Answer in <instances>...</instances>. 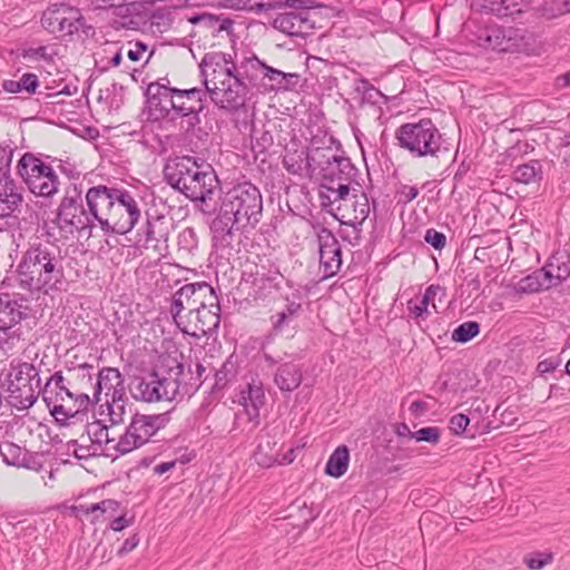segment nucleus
<instances>
[{
    "label": "nucleus",
    "instance_id": "10",
    "mask_svg": "<svg viewBox=\"0 0 570 570\" xmlns=\"http://www.w3.org/2000/svg\"><path fill=\"white\" fill-rule=\"evenodd\" d=\"M183 372V365L177 363L175 368L165 374L157 370L140 376H135L129 385V391L135 400L142 402H159L173 400L179 390L178 376Z\"/></svg>",
    "mask_w": 570,
    "mask_h": 570
},
{
    "label": "nucleus",
    "instance_id": "26",
    "mask_svg": "<svg viewBox=\"0 0 570 570\" xmlns=\"http://www.w3.org/2000/svg\"><path fill=\"white\" fill-rule=\"evenodd\" d=\"M265 400L263 383L257 377H252L250 381L239 387L237 403L244 407L249 421L258 420Z\"/></svg>",
    "mask_w": 570,
    "mask_h": 570
},
{
    "label": "nucleus",
    "instance_id": "47",
    "mask_svg": "<svg viewBox=\"0 0 570 570\" xmlns=\"http://www.w3.org/2000/svg\"><path fill=\"white\" fill-rule=\"evenodd\" d=\"M102 51L105 56L101 58V60H106L104 69H108L110 67H118L120 65L122 60V51L117 43L107 42Z\"/></svg>",
    "mask_w": 570,
    "mask_h": 570
},
{
    "label": "nucleus",
    "instance_id": "31",
    "mask_svg": "<svg viewBox=\"0 0 570 570\" xmlns=\"http://www.w3.org/2000/svg\"><path fill=\"white\" fill-rule=\"evenodd\" d=\"M281 450L282 446L278 445L275 438L266 435L259 439L253 456L259 466L268 469L277 464Z\"/></svg>",
    "mask_w": 570,
    "mask_h": 570
},
{
    "label": "nucleus",
    "instance_id": "5",
    "mask_svg": "<svg viewBox=\"0 0 570 570\" xmlns=\"http://www.w3.org/2000/svg\"><path fill=\"white\" fill-rule=\"evenodd\" d=\"M164 177L168 185L193 202H206L217 185L210 167L198 164L191 156L169 159L164 167Z\"/></svg>",
    "mask_w": 570,
    "mask_h": 570
},
{
    "label": "nucleus",
    "instance_id": "33",
    "mask_svg": "<svg viewBox=\"0 0 570 570\" xmlns=\"http://www.w3.org/2000/svg\"><path fill=\"white\" fill-rule=\"evenodd\" d=\"M193 22H199L204 27H206L213 36L218 37L223 33H226V36H232L234 30V20L225 17L223 14L220 16H214V14H202L196 17Z\"/></svg>",
    "mask_w": 570,
    "mask_h": 570
},
{
    "label": "nucleus",
    "instance_id": "61",
    "mask_svg": "<svg viewBox=\"0 0 570 570\" xmlns=\"http://www.w3.org/2000/svg\"><path fill=\"white\" fill-rule=\"evenodd\" d=\"M559 365V361L556 358H546L540 361L537 366V371L541 374L553 372Z\"/></svg>",
    "mask_w": 570,
    "mask_h": 570
},
{
    "label": "nucleus",
    "instance_id": "12",
    "mask_svg": "<svg viewBox=\"0 0 570 570\" xmlns=\"http://www.w3.org/2000/svg\"><path fill=\"white\" fill-rule=\"evenodd\" d=\"M17 173L36 196L49 198L59 190L60 180L53 168L31 153L19 159Z\"/></svg>",
    "mask_w": 570,
    "mask_h": 570
},
{
    "label": "nucleus",
    "instance_id": "39",
    "mask_svg": "<svg viewBox=\"0 0 570 570\" xmlns=\"http://www.w3.org/2000/svg\"><path fill=\"white\" fill-rule=\"evenodd\" d=\"M105 406L111 425H118L125 421L127 413V399L125 395L107 399Z\"/></svg>",
    "mask_w": 570,
    "mask_h": 570
},
{
    "label": "nucleus",
    "instance_id": "7",
    "mask_svg": "<svg viewBox=\"0 0 570 570\" xmlns=\"http://www.w3.org/2000/svg\"><path fill=\"white\" fill-rule=\"evenodd\" d=\"M312 159L316 164L315 177L321 179V204L346 195L357 174L351 159L338 155L332 148H321Z\"/></svg>",
    "mask_w": 570,
    "mask_h": 570
},
{
    "label": "nucleus",
    "instance_id": "18",
    "mask_svg": "<svg viewBox=\"0 0 570 570\" xmlns=\"http://www.w3.org/2000/svg\"><path fill=\"white\" fill-rule=\"evenodd\" d=\"M341 198L324 200L323 207H332L341 213L342 222L353 227L361 226L368 217L371 207L367 195L355 187H348L346 195Z\"/></svg>",
    "mask_w": 570,
    "mask_h": 570
},
{
    "label": "nucleus",
    "instance_id": "15",
    "mask_svg": "<svg viewBox=\"0 0 570 570\" xmlns=\"http://www.w3.org/2000/svg\"><path fill=\"white\" fill-rule=\"evenodd\" d=\"M220 323L219 299L214 292L210 294L204 305L197 304V308L186 313L176 326L187 335L202 337L213 334Z\"/></svg>",
    "mask_w": 570,
    "mask_h": 570
},
{
    "label": "nucleus",
    "instance_id": "64",
    "mask_svg": "<svg viewBox=\"0 0 570 570\" xmlns=\"http://www.w3.org/2000/svg\"><path fill=\"white\" fill-rule=\"evenodd\" d=\"M296 450L297 448H291L284 454L279 453L277 465L291 464L296 459Z\"/></svg>",
    "mask_w": 570,
    "mask_h": 570
},
{
    "label": "nucleus",
    "instance_id": "38",
    "mask_svg": "<svg viewBox=\"0 0 570 570\" xmlns=\"http://www.w3.org/2000/svg\"><path fill=\"white\" fill-rule=\"evenodd\" d=\"M88 435L92 443L100 446L105 445V451H115L112 444L116 443L118 439L109 435V429L107 425L101 424L100 422L91 423L88 426Z\"/></svg>",
    "mask_w": 570,
    "mask_h": 570
},
{
    "label": "nucleus",
    "instance_id": "27",
    "mask_svg": "<svg viewBox=\"0 0 570 570\" xmlns=\"http://www.w3.org/2000/svg\"><path fill=\"white\" fill-rule=\"evenodd\" d=\"M95 382V400L99 401L102 392L106 394V400L125 395L124 379L121 373L116 367H104L96 375Z\"/></svg>",
    "mask_w": 570,
    "mask_h": 570
},
{
    "label": "nucleus",
    "instance_id": "37",
    "mask_svg": "<svg viewBox=\"0 0 570 570\" xmlns=\"http://www.w3.org/2000/svg\"><path fill=\"white\" fill-rule=\"evenodd\" d=\"M542 166L539 160H531L518 166L512 174L513 180L521 184H531L540 178Z\"/></svg>",
    "mask_w": 570,
    "mask_h": 570
},
{
    "label": "nucleus",
    "instance_id": "28",
    "mask_svg": "<svg viewBox=\"0 0 570 570\" xmlns=\"http://www.w3.org/2000/svg\"><path fill=\"white\" fill-rule=\"evenodd\" d=\"M22 195L13 179L7 176L0 177V217L11 216L21 205Z\"/></svg>",
    "mask_w": 570,
    "mask_h": 570
},
{
    "label": "nucleus",
    "instance_id": "30",
    "mask_svg": "<svg viewBox=\"0 0 570 570\" xmlns=\"http://www.w3.org/2000/svg\"><path fill=\"white\" fill-rule=\"evenodd\" d=\"M540 274H543L551 286L558 285L570 275L569 255L564 253L552 255L548 264L540 269Z\"/></svg>",
    "mask_w": 570,
    "mask_h": 570
},
{
    "label": "nucleus",
    "instance_id": "51",
    "mask_svg": "<svg viewBox=\"0 0 570 570\" xmlns=\"http://www.w3.org/2000/svg\"><path fill=\"white\" fill-rule=\"evenodd\" d=\"M178 245L187 252L197 248L198 239L195 230L193 228H185L178 236Z\"/></svg>",
    "mask_w": 570,
    "mask_h": 570
},
{
    "label": "nucleus",
    "instance_id": "46",
    "mask_svg": "<svg viewBox=\"0 0 570 570\" xmlns=\"http://www.w3.org/2000/svg\"><path fill=\"white\" fill-rule=\"evenodd\" d=\"M273 144L274 139L269 131L253 129L252 149L256 155L264 154Z\"/></svg>",
    "mask_w": 570,
    "mask_h": 570
},
{
    "label": "nucleus",
    "instance_id": "21",
    "mask_svg": "<svg viewBox=\"0 0 570 570\" xmlns=\"http://www.w3.org/2000/svg\"><path fill=\"white\" fill-rule=\"evenodd\" d=\"M177 88H171L167 85H161L160 81H155L148 85L146 89L147 108L149 116L154 119H174V106L171 101L176 100Z\"/></svg>",
    "mask_w": 570,
    "mask_h": 570
},
{
    "label": "nucleus",
    "instance_id": "41",
    "mask_svg": "<svg viewBox=\"0 0 570 570\" xmlns=\"http://www.w3.org/2000/svg\"><path fill=\"white\" fill-rule=\"evenodd\" d=\"M406 311L409 317L413 320L417 325L426 321L428 317L431 315L429 305L425 302H423V299L419 297V295L407 301Z\"/></svg>",
    "mask_w": 570,
    "mask_h": 570
},
{
    "label": "nucleus",
    "instance_id": "16",
    "mask_svg": "<svg viewBox=\"0 0 570 570\" xmlns=\"http://www.w3.org/2000/svg\"><path fill=\"white\" fill-rule=\"evenodd\" d=\"M40 394L52 416L58 421H67L75 416V409L71 406L72 389L68 383V376L61 372L53 373L45 383Z\"/></svg>",
    "mask_w": 570,
    "mask_h": 570
},
{
    "label": "nucleus",
    "instance_id": "32",
    "mask_svg": "<svg viewBox=\"0 0 570 570\" xmlns=\"http://www.w3.org/2000/svg\"><path fill=\"white\" fill-rule=\"evenodd\" d=\"M95 367L85 363L68 371V383L73 392H91L95 396Z\"/></svg>",
    "mask_w": 570,
    "mask_h": 570
},
{
    "label": "nucleus",
    "instance_id": "11",
    "mask_svg": "<svg viewBox=\"0 0 570 570\" xmlns=\"http://www.w3.org/2000/svg\"><path fill=\"white\" fill-rule=\"evenodd\" d=\"M57 222L60 229L68 233L85 232L91 234L97 225V218L92 210L83 207L82 189L76 184L66 188L63 198L60 202L57 214Z\"/></svg>",
    "mask_w": 570,
    "mask_h": 570
},
{
    "label": "nucleus",
    "instance_id": "29",
    "mask_svg": "<svg viewBox=\"0 0 570 570\" xmlns=\"http://www.w3.org/2000/svg\"><path fill=\"white\" fill-rule=\"evenodd\" d=\"M302 379V367L295 362L279 364L274 373V383L282 392L295 391L301 385Z\"/></svg>",
    "mask_w": 570,
    "mask_h": 570
},
{
    "label": "nucleus",
    "instance_id": "6",
    "mask_svg": "<svg viewBox=\"0 0 570 570\" xmlns=\"http://www.w3.org/2000/svg\"><path fill=\"white\" fill-rule=\"evenodd\" d=\"M39 368L31 362L13 358L0 372V387L7 402L17 410L30 409L41 391Z\"/></svg>",
    "mask_w": 570,
    "mask_h": 570
},
{
    "label": "nucleus",
    "instance_id": "44",
    "mask_svg": "<svg viewBox=\"0 0 570 570\" xmlns=\"http://www.w3.org/2000/svg\"><path fill=\"white\" fill-rule=\"evenodd\" d=\"M480 333V324L474 321H468L460 324L452 332V341L458 343H466Z\"/></svg>",
    "mask_w": 570,
    "mask_h": 570
},
{
    "label": "nucleus",
    "instance_id": "35",
    "mask_svg": "<svg viewBox=\"0 0 570 570\" xmlns=\"http://www.w3.org/2000/svg\"><path fill=\"white\" fill-rule=\"evenodd\" d=\"M348 463L350 450L346 445H340L330 455L325 466V473L334 478H340L347 471Z\"/></svg>",
    "mask_w": 570,
    "mask_h": 570
},
{
    "label": "nucleus",
    "instance_id": "40",
    "mask_svg": "<svg viewBox=\"0 0 570 570\" xmlns=\"http://www.w3.org/2000/svg\"><path fill=\"white\" fill-rule=\"evenodd\" d=\"M307 2V0H257L255 7L256 13H259L283 8H291L295 10L307 9L309 8Z\"/></svg>",
    "mask_w": 570,
    "mask_h": 570
},
{
    "label": "nucleus",
    "instance_id": "22",
    "mask_svg": "<svg viewBox=\"0 0 570 570\" xmlns=\"http://www.w3.org/2000/svg\"><path fill=\"white\" fill-rule=\"evenodd\" d=\"M169 223L164 216L148 217L146 224L137 233V242L145 249H153L163 255L167 249Z\"/></svg>",
    "mask_w": 570,
    "mask_h": 570
},
{
    "label": "nucleus",
    "instance_id": "36",
    "mask_svg": "<svg viewBox=\"0 0 570 570\" xmlns=\"http://www.w3.org/2000/svg\"><path fill=\"white\" fill-rule=\"evenodd\" d=\"M39 87L37 75L27 72L19 80L6 79L1 82L3 91L9 94L26 92L28 96L33 95Z\"/></svg>",
    "mask_w": 570,
    "mask_h": 570
},
{
    "label": "nucleus",
    "instance_id": "50",
    "mask_svg": "<svg viewBox=\"0 0 570 570\" xmlns=\"http://www.w3.org/2000/svg\"><path fill=\"white\" fill-rule=\"evenodd\" d=\"M90 392H73L71 406L76 410L75 415L81 411H86L90 404L97 403L94 395L90 396Z\"/></svg>",
    "mask_w": 570,
    "mask_h": 570
},
{
    "label": "nucleus",
    "instance_id": "25",
    "mask_svg": "<svg viewBox=\"0 0 570 570\" xmlns=\"http://www.w3.org/2000/svg\"><path fill=\"white\" fill-rule=\"evenodd\" d=\"M299 11H289L278 13L272 26L281 32L289 37H306L313 29V22L309 19V14L305 9H298Z\"/></svg>",
    "mask_w": 570,
    "mask_h": 570
},
{
    "label": "nucleus",
    "instance_id": "13",
    "mask_svg": "<svg viewBox=\"0 0 570 570\" xmlns=\"http://www.w3.org/2000/svg\"><path fill=\"white\" fill-rule=\"evenodd\" d=\"M167 423L166 414L135 413L125 432L112 444L117 455H125L145 445Z\"/></svg>",
    "mask_w": 570,
    "mask_h": 570
},
{
    "label": "nucleus",
    "instance_id": "19",
    "mask_svg": "<svg viewBox=\"0 0 570 570\" xmlns=\"http://www.w3.org/2000/svg\"><path fill=\"white\" fill-rule=\"evenodd\" d=\"M204 85H206L204 82ZM207 88V86H205ZM176 94V100L171 101L174 106V119L179 117L185 124L186 130H193L200 124V114L205 108V100L207 96L210 97L208 89L190 88V89H178L174 91Z\"/></svg>",
    "mask_w": 570,
    "mask_h": 570
},
{
    "label": "nucleus",
    "instance_id": "8",
    "mask_svg": "<svg viewBox=\"0 0 570 570\" xmlns=\"http://www.w3.org/2000/svg\"><path fill=\"white\" fill-rule=\"evenodd\" d=\"M394 138L397 146L414 158H438L448 151L443 134L430 118L401 125Z\"/></svg>",
    "mask_w": 570,
    "mask_h": 570
},
{
    "label": "nucleus",
    "instance_id": "45",
    "mask_svg": "<svg viewBox=\"0 0 570 570\" xmlns=\"http://www.w3.org/2000/svg\"><path fill=\"white\" fill-rule=\"evenodd\" d=\"M553 561V553L535 551L524 556L523 562L530 570H541Z\"/></svg>",
    "mask_w": 570,
    "mask_h": 570
},
{
    "label": "nucleus",
    "instance_id": "55",
    "mask_svg": "<svg viewBox=\"0 0 570 570\" xmlns=\"http://www.w3.org/2000/svg\"><path fill=\"white\" fill-rule=\"evenodd\" d=\"M470 423L468 415L459 413L450 419L449 428L454 434H462Z\"/></svg>",
    "mask_w": 570,
    "mask_h": 570
},
{
    "label": "nucleus",
    "instance_id": "59",
    "mask_svg": "<svg viewBox=\"0 0 570 570\" xmlns=\"http://www.w3.org/2000/svg\"><path fill=\"white\" fill-rule=\"evenodd\" d=\"M399 203L409 204L414 200L419 195V189L415 186L402 185L397 190Z\"/></svg>",
    "mask_w": 570,
    "mask_h": 570
},
{
    "label": "nucleus",
    "instance_id": "34",
    "mask_svg": "<svg viewBox=\"0 0 570 570\" xmlns=\"http://www.w3.org/2000/svg\"><path fill=\"white\" fill-rule=\"evenodd\" d=\"M301 311L302 304L299 302L286 298L285 307L271 317L273 332L275 334L282 333L298 316Z\"/></svg>",
    "mask_w": 570,
    "mask_h": 570
},
{
    "label": "nucleus",
    "instance_id": "54",
    "mask_svg": "<svg viewBox=\"0 0 570 570\" xmlns=\"http://www.w3.org/2000/svg\"><path fill=\"white\" fill-rule=\"evenodd\" d=\"M424 239L435 249H442L446 244L445 235L434 228H430L425 232Z\"/></svg>",
    "mask_w": 570,
    "mask_h": 570
},
{
    "label": "nucleus",
    "instance_id": "4",
    "mask_svg": "<svg viewBox=\"0 0 570 570\" xmlns=\"http://www.w3.org/2000/svg\"><path fill=\"white\" fill-rule=\"evenodd\" d=\"M87 207L106 235H126L141 219L140 202L127 189L97 185L85 195Z\"/></svg>",
    "mask_w": 570,
    "mask_h": 570
},
{
    "label": "nucleus",
    "instance_id": "56",
    "mask_svg": "<svg viewBox=\"0 0 570 570\" xmlns=\"http://www.w3.org/2000/svg\"><path fill=\"white\" fill-rule=\"evenodd\" d=\"M119 509V502L116 501V500H112V499H107V500H102L101 502H98V503H91L90 504V510L94 511V513H107V512H110L111 514L117 512V510Z\"/></svg>",
    "mask_w": 570,
    "mask_h": 570
},
{
    "label": "nucleus",
    "instance_id": "43",
    "mask_svg": "<svg viewBox=\"0 0 570 570\" xmlns=\"http://www.w3.org/2000/svg\"><path fill=\"white\" fill-rule=\"evenodd\" d=\"M355 89L362 95L363 102L377 105L384 99L383 94L365 78L357 81Z\"/></svg>",
    "mask_w": 570,
    "mask_h": 570
},
{
    "label": "nucleus",
    "instance_id": "1",
    "mask_svg": "<svg viewBox=\"0 0 570 570\" xmlns=\"http://www.w3.org/2000/svg\"><path fill=\"white\" fill-rule=\"evenodd\" d=\"M210 100L229 114L246 111L253 89L258 92L286 91L298 82L297 73L267 66L249 51L208 52L199 65Z\"/></svg>",
    "mask_w": 570,
    "mask_h": 570
},
{
    "label": "nucleus",
    "instance_id": "2",
    "mask_svg": "<svg viewBox=\"0 0 570 570\" xmlns=\"http://www.w3.org/2000/svg\"><path fill=\"white\" fill-rule=\"evenodd\" d=\"M262 194L254 184H234L220 196L219 212L210 225L214 246H230L234 230L255 227L262 218Z\"/></svg>",
    "mask_w": 570,
    "mask_h": 570
},
{
    "label": "nucleus",
    "instance_id": "58",
    "mask_svg": "<svg viewBox=\"0 0 570 570\" xmlns=\"http://www.w3.org/2000/svg\"><path fill=\"white\" fill-rule=\"evenodd\" d=\"M67 452L77 459H87L94 454L90 448L78 444L76 440H71L67 443Z\"/></svg>",
    "mask_w": 570,
    "mask_h": 570
},
{
    "label": "nucleus",
    "instance_id": "17",
    "mask_svg": "<svg viewBox=\"0 0 570 570\" xmlns=\"http://www.w3.org/2000/svg\"><path fill=\"white\" fill-rule=\"evenodd\" d=\"M27 317V307L8 294L0 295V348L12 350L22 338L21 321Z\"/></svg>",
    "mask_w": 570,
    "mask_h": 570
},
{
    "label": "nucleus",
    "instance_id": "14",
    "mask_svg": "<svg viewBox=\"0 0 570 570\" xmlns=\"http://www.w3.org/2000/svg\"><path fill=\"white\" fill-rule=\"evenodd\" d=\"M531 36L525 29L515 27L490 26L479 36V45L499 52H529Z\"/></svg>",
    "mask_w": 570,
    "mask_h": 570
},
{
    "label": "nucleus",
    "instance_id": "23",
    "mask_svg": "<svg viewBox=\"0 0 570 570\" xmlns=\"http://www.w3.org/2000/svg\"><path fill=\"white\" fill-rule=\"evenodd\" d=\"M320 265L324 277L336 275L342 266L341 245L335 235L326 227H322L317 233Z\"/></svg>",
    "mask_w": 570,
    "mask_h": 570
},
{
    "label": "nucleus",
    "instance_id": "53",
    "mask_svg": "<svg viewBox=\"0 0 570 570\" xmlns=\"http://www.w3.org/2000/svg\"><path fill=\"white\" fill-rule=\"evenodd\" d=\"M12 156L13 148L9 145L0 144V177L9 175Z\"/></svg>",
    "mask_w": 570,
    "mask_h": 570
},
{
    "label": "nucleus",
    "instance_id": "57",
    "mask_svg": "<svg viewBox=\"0 0 570 570\" xmlns=\"http://www.w3.org/2000/svg\"><path fill=\"white\" fill-rule=\"evenodd\" d=\"M279 274L277 272H269L267 275L263 274L254 278V284L258 287L276 288L278 286Z\"/></svg>",
    "mask_w": 570,
    "mask_h": 570
},
{
    "label": "nucleus",
    "instance_id": "60",
    "mask_svg": "<svg viewBox=\"0 0 570 570\" xmlns=\"http://www.w3.org/2000/svg\"><path fill=\"white\" fill-rule=\"evenodd\" d=\"M147 51V46L140 41H137L132 48L128 49L127 57L135 62L142 60Z\"/></svg>",
    "mask_w": 570,
    "mask_h": 570
},
{
    "label": "nucleus",
    "instance_id": "52",
    "mask_svg": "<svg viewBox=\"0 0 570 570\" xmlns=\"http://www.w3.org/2000/svg\"><path fill=\"white\" fill-rule=\"evenodd\" d=\"M413 439L419 442L425 441L438 444L440 441V430L436 426L422 428L413 433Z\"/></svg>",
    "mask_w": 570,
    "mask_h": 570
},
{
    "label": "nucleus",
    "instance_id": "63",
    "mask_svg": "<svg viewBox=\"0 0 570 570\" xmlns=\"http://www.w3.org/2000/svg\"><path fill=\"white\" fill-rule=\"evenodd\" d=\"M230 6L238 10H249L256 12L255 4L257 0H228Z\"/></svg>",
    "mask_w": 570,
    "mask_h": 570
},
{
    "label": "nucleus",
    "instance_id": "48",
    "mask_svg": "<svg viewBox=\"0 0 570 570\" xmlns=\"http://www.w3.org/2000/svg\"><path fill=\"white\" fill-rule=\"evenodd\" d=\"M0 453L7 464L19 465L21 463V448L11 442H4L1 444Z\"/></svg>",
    "mask_w": 570,
    "mask_h": 570
},
{
    "label": "nucleus",
    "instance_id": "20",
    "mask_svg": "<svg viewBox=\"0 0 570 570\" xmlns=\"http://www.w3.org/2000/svg\"><path fill=\"white\" fill-rule=\"evenodd\" d=\"M215 289L206 282L189 283L177 289L170 301L168 311L175 324L186 316V313L197 308V304L204 305L206 298Z\"/></svg>",
    "mask_w": 570,
    "mask_h": 570
},
{
    "label": "nucleus",
    "instance_id": "62",
    "mask_svg": "<svg viewBox=\"0 0 570 570\" xmlns=\"http://www.w3.org/2000/svg\"><path fill=\"white\" fill-rule=\"evenodd\" d=\"M139 543V538L137 534H134L125 540L121 548L118 550V556L122 557L130 551H132Z\"/></svg>",
    "mask_w": 570,
    "mask_h": 570
},
{
    "label": "nucleus",
    "instance_id": "9",
    "mask_svg": "<svg viewBox=\"0 0 570 570\" xmlns=\"http://www.w3.org/2000/svg\"><path fill=\"white\" fill-rule=\"evenodd\" d=\"M41 26L50 33L69 38L76 36L82 41L96 36L95 27L87 21L81 11L65 3L48 7L42 13Z\"/></svg>",
    "mask_w": 570,
    "mask_h": 570
},
{
    "label": "nucleus",
    "instance_id": "49",
    "mask_svg": "<svg viewBox=\"0 0 570 570\" xmlns=\"http://www.w3.org/2000/svg\"><path fill=\"white\" fill-rule=\"evenodd\" d=\"M445 294L446 293L444 287L432 284L428 286L424 293L422 295H419V297H421L423 302H425L429 305V307L431 306L434 309V312L438 313L435 299L439 298V301H441L443 297H445Z\"/></svg>",
    "mask_w": 570,
    "mask_h": 570
},
{
    "label": "nucleus",
    "instance_id": "3",
    "mask_svg": "<svg viewBox=\"0 0 570 570\" xmlns=\"http://www.w3.org/2000/svg\"><path fill=\"white\" fill-rule=\"evenodd\" d=\"M63 278V256L60 246L42 236L31 238L17 265L20 287L30 292L48 293L59 289Z\"/></svg>",
    "mask_w": 570,
    "mask_h": 570
},
{
    "label": "nucleus",
    "instance_id": "24",
    "mask_svg": "<svg viewBox=\"0 0 570 570\" xmlns=\"http://www.w3.org/2000/svg\"><path fill=\"white\" fill-rule=\"evenodd\" d=\"M320 150L321 148L286 149L283 165L291 175L312 179L316 175V164L312 158L315 156L316 151Z\"/></svg>",
    "mask_w": 570,
    "mask_h": 570
},
{
    "label": "nucleus",
    "instance_id": "42",
    "mask_svg": "<svg viewBox=\"0 0 570 570\" xmlns=\"http://www.w3.org/2000/svg\"><path fill=\"white\" fill-rule=\"evenodd\" d=\"M543 274H540L539 269L532 275L523 277L518 284V292L534 293L541 291L542 288L551 287L546 277H543V279L541 278Z\"/></svg>",
    "mask_w": 570,
    "mask_h": 570
}]
</instances>
